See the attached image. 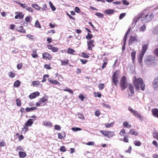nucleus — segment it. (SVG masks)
I'll list each match as a JSON object with an SVG mask.
<instances>
[{
	"label": "nucleus",
	"instance_id": "f257e3e1",
	"mask_svg": "<svg viewBox=\"0 0 158 158\" xmlns=\"http://www.w3.org/2000/svg\"><path fill=\"white\" fill-rule=\"evenodd\" d=\"M133 84L137 90H139L140 88L142 90H144L145 85L141 78H137L136 77H134L133 80Z\"/></svg>",
	"mask_w": 158,
	"mask_h": 158
},
{
	"label": "nucleus",
	"instance_id": "f03ea898",
	"mask_svg": "<svg viewBox=\"0 0 158 158\" xmlns=\"http://www.w3.org/2000/svg\"><path fill=\"white\" fill-rule=\"evenodd\" d=\"M153 18V14L152 13H148L143 14L141 18V21L143 23H147L151 20Z\"/></svg>",
	"mask_w": 158,
	"mask_h": 158
},
{
	"label": "nucleus",
	"instance_id": "7ed1b4c3",
	"mask_svg": "<svg viewBox=\"0 0 158 158\" xmlns=\"http://www.w3.org/2000/svg\"><path fill=\"white\" fill-rule=\"evenodd\" d=\"M148 47V46L147 44H144L142 46L141 51L139 56V62L142 61L143 57Z\"/></svg>",
	"mask_w": 158,
	"mask_h": 158
},
{
	"label": "nucleus",
	"instance_id": "20e7f679",
	"mask_svg": "<svg viewBox=\"0 0 158 158\" xmlns=\"http://www.w3.org/2000/svg\"><path fill=\"white\" fill-rule=\"evenodd\" d=\"M129 83L127 82L126 78L125 77L123 76L120 81V86L122 90L125 89L128 86Z\"/></svg>",
	"mask_w": 158,
	"mask_h": 158
},
{
	"label": "nucleus",
	"instance_id": "39448f33",
	"mask_svg": "<svg viewBox=\"0 0 158 158\" xmlns=\"http://www.w3.org/2000/svg\"><path fill=\"white\" fill-rule=\"evenodd\" d=\"M128 110L130 111L133 115L135 116L137 118H141V116L139 114L138 112L137 111L135 110L132 109L131 107H128Z\"/></svg>",
	"mask_w": 158,
	"mask_h": 158
},
{
	"label": "nucleus",
	"instance_id": "423d86ee",
	"mask_svg": "<svg viewBox=\"0 0 158 158\" xmlns=\"http://www.w3.org/2000/svg\"><path fill=\"white\" fill-rule=\"evenodd\" d=\"M154 58L151 56H148L146 60V63L148 64H152L154 62Z\"/></svg>",
	"mask_w": 158,
	"mask_h": 158
},
{
	"label": "nucleus",
	"instance_id": "0eeeda50",
	"mask_svg": "<svg viewBox=\"0 0 158 158\" xmlns=\"http://www.w3.org/2000/svg\"><path fill=\"white\" fill-rule=\"evenodd\" d=\"M118 77H117L116 74V73L114 72L112 76V80L115 86L117 85V82H118Z\"/></svg>",
	"mask_w": 158,
	"mask_h": 158
},
{
	"label": "nucleus",
	"instance_id": "6e6552de",
	"mask_svg": "<svg viewBox=\"0 0 158 158\" xmlns=\"http://www.w3.org/2000/svg\"><path fill=\"white\" fill-rule=\"evenodd\" d=\"M153 87L156 90H158V77L155 79L153 82Z\"/></svg>",
	"mask_w": 158,
	"mask_h": 158
},
{
	"label": "nucleus",
	"instance_id": "1a4fd4ad",
	"mask_svg": "<svg viewBox=\"0 0 158 158\" xmlns=\"http://www.w3.org/2000/svg\"><path fill=\"white\" fill-rule=\"evenodd\" d=\"M138 41V40L135 36H131L129 40V44L136 42Z\"/></svg>",
	"mask_w": 158,
	"mask_h": 158
},
{
	"label": "nucleus",
	"instance_id": "9d476101",
	"mask_svg": "<svg viewBox=\"0 0 158 158\" xmlns=\"http://www.w3.org/2000/svg\"><path fill=\"white\" fill-rule=\"evenodd\" d=\"M40 93L38 92H35L29 95V98L30 99H32L36 98V97L39 96Z\"/></svg>",
	"mask_w": 158,
	"mask_h": 158
},
{
	"label": "nucleus",
	"instance_id": "9b49d317",
	"mask_svg": "<svg viewBox=\"0 0 158 158\" xmlns=\"http://www.w3.org/2000/svg\"><path fill=\"white\" fill-rule=\"evenodd\" d=\"M43 58L44 59L46 58L49 60L52 59V56L47 52H45L43 54Z\"/></svg>",
	"mask_w": 158,
	"mask_h": 158
},
{
	"label": "nucleus",
	"instance_id": "f8f14e48",
	"mask_svg": "<svg viewBox=\"0 0 158 158\" xmlns=\"http://www.w3.org/2000/svg\"><path fill=\"white\" fill-rule=\"evenodd\" d=\"M93 40H90L87 42V45L88 46V49L91 50L92 47H94V45L93 44Z\"/></svg>",
	"mask_w": 158,
	"mask_h": 158
},
{
	"label": "nucleus",
	"instance_id": "ddd939ff",
	"mask_svg": "<svg viewBox=\"0 0 158 158\" xmlns=\"http://www.w3.org/2000/svg\"><path fill=\"white\" fill-rule=\"evenodd\" d=\"M43 124L49 128H51L52 126V123L50 121L43 122Z\"/></svg>",
	"mask_w": 158,
	"mask_h": 158
},
{
	"label": "nucleus",
	"instance_id": "4468645a",
	"mask_svg": "<svg viewBox=\"0 0 158 158\" xmlns=\"http://www.w3.org/2000/svg\"><path fill=\"white\" fill-rule=\"evenodd\" d=\"M141 15H139L138 16L135 17L133 20V22L132 23V25H134L135 26L136 23L139 20V19L140 18Z\"/></svg>",
	"mask_w": 158,
	"mask_h": 158
},
{
	"label": "nucleus",
	"instance_id": "2eb2a0df",
	"mask_svg": "<svg viewBox=\"0 0 158 158\" xmlns=\"http://www.w3.org/2000/svg\"><path fill=\"white\" fill-rule=\"evenodd\" d=\"M128 88L130 91L131 94V95L134 94V92L133 86L130 83L128 84Z\"/></svg>",
	"mask_w": 158,
	"mask_h": 158
},
{
	"label": "nucleus",
	"instance_id": "dca6fc26",
	"mask_svg": "<svg viewBox=\"0 0 158 158\" xmlns=\"http://www.w3.org/2000/svg\"><path fill=\"white\" fill-rule=\"evenodd\" d=\"M48 97L47 96H44L40 100V102L42 103H44L48 101Z\"/></svg>",
	"mask_w": 158,
	"mask_h": 158
},
{
	"label": "nucleus",
	"instance_id": "f3484780",
	"mask_svg": "<svg viewBox=\"0 0 158 158\" xmlns=\"http://www.w3.org/2000/svg\"><path fill=\"white\" fill-rule=\"evenodd\" d=\"M33 119H29L25 124V125L27 126H31L33 123Z\"/></svg>",
	"mask_w": 158,
	"mask_h": 158
},
{
	"label": "nucleus",
	"instance_id": "a211bd4d",
	"mask_svg": "<svg viewBox=\"0 0 158 158\" xmlns=\"http://www.w3.org/2000/svg\"><path fill=\"white\" fill-rule=\"evenodd\" d=\"M152 112L153 115L156 117H158V109L155 108L152 110Z\"/></svg>",
	"mask_w": 158,
	"mask_h": 158
},
{
	"label": "nucleus",
	"instance_id": "6ab92c4d",
	"mask_svg": "<svg viewBox=\"0 0 158 158\" xmlns=\"http://www.w3.org/2000/svg\"><path fill=\"white\" fill-rule=\"evenodd\" d=\"M48 47L49 49H51L52 52H57L58 51V49L57 48L52 47L51 45H48Z\"/></svg>",
	"mask_w": 158,
	"mask_h": 158
},
{
	"label": "nucleus",
	"instance_id": "aec40b11",
	"mask_svg": "<svg viewBox=\"0 0 158 158\" xmlns=\"http://www.w3.org/2000/svg\"><path fill=\"white\" fill-rule=\"evenodd\" d=\"M114 11V10L109 9L104 10V12L105 14L109 15L112 14Z\"/></svg>",
	"mask_w": 158,
	"mask_h": 158
},
{
	"label": "nucleus",
	"instance_id": "412c9836",
	"mask_svg": "<svg viewBox=\"0 0 158 158\" xmlns=\"http://www.w3.org/2000/svg\"><path fill=\"white\" fill-rule=\"evenodd\" d=\"M17 30L21 32L25 33L26 32L25 30L23 29L22 26H20L17 28Z\"/></svg>",
	"mask_w": 158,
	"mask_h": 158
},
{
	"label": "nucleus",
	"instance_id": "4be33fe9",
	"mask_svg": "<svg viewBox=\"0 0 158 158\" xmlns=\"http://www.w3.org/2000/svg\"><path fill=\"white\" fill-rule=\"evenodd\" d=\"M129 133L132 135H136L138 134V132L137 131L133 129H130L129 131Z\"/></svg>",
	"mask_w": 158,
	"mask_h": 158
},
{
	"label": "nucleus",
	"instance_id": "5701e85b",
	"mask_svg": "<svg viewBox=\"0 0 158 158\" xmlns=\"http://www.w3.org/2000/svg\"><path fill=\"white\" fill-rule=\"evenodd\" d=\"M58 138L61 139H63L65 136V135L64 132H62L61 133L58 134Z\"/></svg>",
	"mask_w": 158,
	"mask_h": 158
},
{
	"label": "nucleus",
	"instance_id": "b1692460",
	"mask_svg": "<svg viewBox=\"0 0 158 158\" xmlns=\"http://www.w3.org/2000/svg\"><path fill=\"white\" fill-rule=\"evenodd\" d=\"M123 126L126 127L130 128L131 127V125L128 124V123L127 122L125 121L123 123Z\"/></svg>",
	"mask_w": 158,
	"mask_h": 158
},
{
	"label": "nucleus",
	"instance_id": "393cba45",
	"mask_svg": "<svg viewBox=\"0 0 158 158\" xmlns=\"http://www.w3.org/2000/svg\"><path fill=\"white\" fill-rule=\"evenodd\" d=\"M37 109V108L36 107H27L26 108V110L27 112H29L32 110H35Z\"/></svg>",
	"mask_w": 158,
	"mask_h": 158
},
{
	"label": "nucleus",
	"instance_id": "a878e982",
	"mask_svg": "<svg viewBox=\"0 0 158 158\" xmlns=\"http://www.w3.org/2000/svg\"><path fill=\"white\" fill-rule=\"evenodd\" d=\"M153 137L158 140V132L155 131L153 133Z\"/></svg>",
	"mask_w": 158,
	"mask_h": 158
},
{
	"label": "nucleus",
	"instance_id": "bb28decb",
	"mask_svg": "<svg viewBox=\"0 0 158 158\" xmlns=\"http://www.w3.org/2000/svg\"><path fill=\"white\" fill-rule=\"evenodd\" d=\"M20 82L19 81H16L14 82V86L15 87H19V86L20 85Z\"/></svg>",
	"mask_w": 158,
	"mask_h": 158
},
{
	"label": "nucleus",
	"instance_id": "cd10ccee",
	"mask_svg": "<svg viewBox=\"0 0 158 158\" xmlns=\"http://www.w3.org/2000/svg\"><path fill=\"white\" fill-rule=\"evenodd\" d=\"M19 155L20 157L24 158L27 155L26 153L24 152H19Z\"/></svg>",
	"mask_w": 158,
	"mask_h": 158
},
{
	"label": "nucleus",
	"instance_id": "c85d7f7f",
	"mask_svg": "<svg viewBox=\"0 0 158 158\" xmlns=\"http://www.w3.org/2000/svg\"><path fill=\"white\" fill-rule=\"evenodd\" d=\"M114 132L113 131H108V138L111 137L114 135Z\"/></svg>",
	"mask_w": 158,
	"mask_h": 158
},
{
	"label": "nucleus",
	"instance_id": "c756f323",
	"mask_svg": "<svg viewBox=\"0 0 158 158\" xmlns=\"http://www.w3.org/2000/svg\"><path fill=\"white\" fill-rule=\"evenodd\" d=\"M146 28V24H143L139 28V31L142 32H144L145 31Z\"/></svg>",
	"mask_w": 158,
	"mask_h": 158
},
{
	"label": "nucleus",
	"instance_id": "7c9ffc66",
	"mask_svg": "<svg viewBox=\"0 0 158 158\" xmlns=\"http://www.w3.org/2000/svg\"><path fill=\"white\" fill-rule=\"evenodd\" d=\"M31 6L36 9L38 10H40V7L37 4H32L31 5Z\"/></svg>",
	"mask_w": 158,
	"mask_h": 158
},
{
	"label": "nucleus",
	"instance_id": "2f4dec72",
	"mask_svg": "<svg viewBox=\"0 0 158 158\" xmlns=\"http://www.w3.org/2000/svg\"><path fill=\"white\" fill-rule=\"evenodd\" d=\"M100 132L102 134L107 138L108 131H103L102 130H100Z\"/></svg>",
	"mask_w": 158,
	"mask_h": 158
},
{
	"label": "nucleus",
	"instance_id": "473e14b6",
	"mask_svg": "<svg viewBox=\"0 0 158 158\" xmlns=\"http://www.w3.org/2000/svg\"><path fill=\"white\" fill-rule=\"evenodd\" d=\"M31 56L35 58L38 56V55L36 54V52L35 50H34L32 51L31 54Z\"/></svg>",
	"mask_w": 158,
	"mask_h": 158
},
{
	"label": "nucleus",
	"instance_id": "72a5a7b5",
	"mask_svg": "<svg viewBox=\"0 0 158 158\" xmlns=\"http://www.w3.org/2000/svg\"><path fill=\"white\" fill-rule=\"evenodd\" d=\"M135 146H139L141 145V143L138 140H135L134 142Z\"/></svg>",
	"mask_w": 158,
	"mask_h": 158
},
{
	"label": "nucleus",
	"instance_id": "f704fd0d",
	"mask_svg": "<svg viewBox=\"0 0 158 158\" xmlns=\"http://www.w3.org/2000/svg\"><path fill=\"white\" fill-rule=\"evenodd\" d=\"M75 51L73 49L69 48L68 50V52L69 54H73L75 52Z\"/></svg>",
	"mask_w": 158,
	"mask_h": 158
},
{
	"label": "nucleus",
	"instance_id": "c9c22d12",
	"mask_svg": "<svg viewBox=\"0 0 158 158\" xmlns=\"http://www.w3.org/2000/svg\"><path fill=\"white\" fill-rule=\"evenodd\" d=\"M95 15L99 18H103V15L102 14L100 13L97 12L95 14Z\"/></svg>",
	"mask_w": 158,
	"mask_h": 158
},
{
	"label": "nucleus",
	"instance_id": "e433bc0d",
	"mask_svg": "<svg viewBox=\"0 0 158 158\" xmlns=\"http://www.w3.org/2000/svg\"><path fill=\"white\" fill-rule=\"evenodd\" d=\"M131 56L132 60H133V61H134L135 60V52H132L131 54Z\"/></svg>",
	"mask_w": 158,
	"mask_h": 158
},
{
	"label": "nucleus",
	"instance_id": "4c0bfd02",
	"mask_svg": "<svg viewBox=\"0 0 158 158\" xmlns=\"http://www.w3.org/2000/svg\"><path fill=\"white\" fill-rule=\"evenodd\" d=\"M114 124V122L110 123L108 124H105V126L106 128H109L112 127Z\"/></svg>",
	"mask_w": 158,
	"mask_h": 158
},
{
	"label": "nucleus",
	"instance_id": "58836bf2",
	"mask_svg": "<svg viewBox=\"0 0 158 158\" xmlns=\"http://www.w3.org/2000/svg\"><path fill=\"white\" fill-rule=\"evenodd\" d=\"M77 115L78 118H79L83 120L84 119V117L82 114L79 113Z\"/></svg>",
	"mask_w": 158,
	"mask_h": 158
},
{
	"label": "nucleus",
	"instance_id": "ea45409f",
	"mask_svg": "<svg viewBox=\"0 0 158 158\" xmlns=\"http://www.w3.org/2000/svg\"><path fill=\"white\" fill-rule=\"evenodd\" d=\"M16 2L18 4H19L20 5V6L21 7L26 9H27V6L25 4H23L20 2Z\"/></svg>",
	"mask_w": 158,
	"mask_h": 158
},
{
	"label": "nucleus",
	"instance_id": "a19ab883",
	"mask_svg": "<svg viewBox=\"0 0 158 158\" xmlns=\"http://www.w3.org/2000/svg\"><path fill=\"white\" fill-rule=\"evenodd\" d=\"M35 26L39 28H41V26L40 25V23L38 20H37L35 23Z\"/></svg>",
	"mask_w": 158,
	"mask_h": 158
},
{
	"label": "nucleus",
	"instance_id": "79ce46f5",
	"mask_svg": "<svg viewBox=\"0 0 158 158\" xmlns=\"http://www.w3.org/2000/svg\"><path fill=\"white\" fill-rule=\"evenodd\" d=\"M49 77V76L48 75L45 74L44 75L43 77V80L41 82H45L46 81V78H48Z\"/></svg>",
	"mask_w": 158,
	"mask_h": 158
},
{
	"label": "nucleus",
	"instance_id": "37998d69",
	"mask_svg": "<svg viewBox=\"0 0 158 158\" xmlns=\"http://www.w3.org/2000/svg\"><path fill=\"white\" fill-rule=\"evenodd\" d=\"M71 129L73 131H81L82 130L81 128L78 127H73Z\"/></svg>",
	"mask_w": 158,
	"mask_h": 158
},
{
	"label": "nucleus",
	"instance_id": "c03bdc74",
	"mask_svg": "<svg viewBox=\"0 0 158 158\" xmlns=\"http://www.w3.org/2000/svg\"><path fill=\"white\" fill-rule=\"evenodd\" d=\"M8 75L10 78H13L15 76V74L12 72L8 73Z\"/></svg>",
	"mask_w": 158,
	"mask_h": 158
},
{
	"label": "nucleus",
	"instance_id": "a18cd8bd",
	"mask_svg": "<svg viewBox=\"0 0 158 158\" xmlns=\"http://www.w3.org/2000/svg\"><path fill=\"white\" fill-rule=\"evenodd\" d=\"M32 84L34 86H37L40 85V82L38 81H33L32 82Z\"/></svg>",
	"mask_w": 158,
	"mask_h": 158
},
{
	"label": "nucleus",
	"instance_id": "49530a36",
	"mask_svg": "<svg viewBox=\"0 0 158 158\" xmlns=\"http://www.w3.org/2000/svg\"><path fill=\"white\" fill-rule=\"evenodd\" d=\"M31 17L30 16H28L25 18V21L28 22H31Z\"/></svg>",
	"mask_w": 158,
	"mask_h": 158
},
{
	"label": "nucleus",
	"instance_id": "de8ad7c7",
	"mask_svg": "<svg viewBox=\"0 0 158 158\" xmlns=\"http://www.w3.org/2000/svg\"><path fill=\"white\" fill-rule=\"evenodd\" d=\"M63 90L65 91H67L69 92L71 94H73V91L69 88H67L66 89H63Z\"/></svg>",
	"mask_w": 158,
	"mask_h": 158
},
{
	"label": "nucleus",
	"instance_id": "09e8293b",
	"mask_svg": "<svg viewBox=\"0 0 158 158\" xmlns=\"http://www.w3.org/2000/svg\"><path fill=\"white\" fill-rule=\"evenodd\" d=\"M60 152H65L66 150L65 147L64 146H61L60 148Z\"/></svg>",
	"mask_w": 158,
	"mask_h": 158
},
{
	"label": "nucleus",
	"instance_id": "8fccbe9b",
	"mask_svg": "<svg viewBox=\"0 0 158 158\" xmlns=\"http://www.w3.org/2000/svg\"><path fill=\"white\" fill-rule=\"evenodd\" d=\"M104 85L103 84H100L99 85L98 87L100 90L104 88Z\"/></svg>",
	"mask_w": 158,
	"mask_h": 158
},
{
	"label": "nucleus",
	"instance_id": "3c124183",
	"mask_svg": "<svg viewBox=\"0 0 158 158\" xmlns=\"http://www.w3.org/2000/svg\"><path fill=\"white\" fill-rule=\"evenodd\" d=\"M92 37V35L91 34L88 33V35L86 36V38L87 40H90Z\"/></svg>",
	"mask_w": 158,
	"mask_h": 158
},
{
	"label": "nucleus",
	"instance_id": "603ef678",
	"mask_svg": "<svg viewBox=\"0 0 158 158\" xmlns=\"http://www.w3.org/2000/svg\"><path fill=\"white\" fill-rule=\"evenodd\" d=\"M68 61H69V60H67L65 61H63L62 60H61V64L63 65H65L67 64L68 63Z\"/></svg>",
	"mask_w": 158,
	"mask_h": 158
},
{
	"label": "nucleus",
	"instance_id": "864d4df0",
	"mask_svg": "<svg viewBox=\"0 0 158 158\" xmlns=\"http://www.w3.org/2000/svg\"><path fill=\"white\" fill-rule=\"evenodd\" d=\"M27 126H26L25 125L22 128L23 131L24 132H26L28 129Z\"/></svg>",
	"mask_w": 158,
	"mask_h": 158
},
{
	"label": "nucleus",
	"instance_id": "5fc2aeb1",
	"mask_svg": "<svg viewBox=\"0 0 158 158\" xmlns=\"http://www.w3.org/2000/svg\"><path fill=\"white\" fill-rule=\"evenodd\" d=\"M53 84H56V85H60V84L59 82L57 81L56 80H54L53 81L52 83Z\"/></svg>",
	"mask_w": 158,
	"mask_h": 158
},
{
	"label": "nucleus",
	"instance_id": "6e6d98bb",
	"mask_svg": "<svg viewBox=\"0 0 158 158\" xmlns=\"http://www.w3.org/2000/svg\"><path fill=\"white\" fill-rule=\"evenodd\" d=\"M125 133V131L124 129L121 130L119 133V134L121 136H123Z\"/></svg>",
	"mask_w": 158,
	"mask_h": 158
},
{
	"label": "nucleus",
	"instance_id": "4d7b16f0",
	"mask_svg": "<svg viewBox=\"0 0 158 158\" xmlns=\"http://www.w3.org/2000/svg\"><path fill=\"white\" fill-rule=\"evenodd\" d=\"M129 32H128V31H127L125 35V36L123 38V41H126L127 35L129 33Z\"/></svg>",
	"mask_w": 158,
	"mask_h": 158
},
{
	"label": "nucleus",
	"instance_id": "13d9d810",
	"mask_svg": "<svg viewBox=\"0 0 158 158\" xmlns=\"http://www.w3.org/2000/svg\"><path fill=\"white\" fill-rule=\"evenodd\" d=\"M129 32H128V31H127L125 35V36L123 38V41H126L127 35L129 33Z\"/></svg>",
	"mask_w": 158,
	"mask_h": 158
},
{
	"label": "nucleus",
	"instance_id": "bf43d9fd",
	"mask_svg": "<svg viewBox=\"0 0 158 158\" xmlns=\"http://www.w3.org/2000/svg\"><path fill=\"white\" fill-rule=\"evenodd\" d=\"M19 19H22L24 17V15L22 13H19L18 14Z\"/></svg>",
	"mask_w": 158,
	"mask_h": 158
},
{
	"label": "nucleus",
	"instance_id": "052dcab7",
	"mask_svg": "<svg viewBox=\"0 0 158 158\" xmlns=\"http://www.w3.org/2000/svg\"><path fill=\"white\" fill-rule=\"evenodd\" d=\"M16 104L18 106H21V101L19 99H17L16 100Z\"/></svg>",
	"mask_w": 158,
	"mask_h": 158
},
{
	"label": "nucleus",
	"instance_id": "680f3d73",
	"mask_svg": "<svg viewBox=\"0 0 158 158\" xmlns=\"http://www.w3.org/2000/svg\"><path fill=\"white\" fill-rule=\"evenodd\" d=\"M125 13H121L119 16V19H122L124 17H125Z\"/></svg>",
	"mask_w": 158,
	"mask_h": 158
},
{
	"label": "nucleus",
	"instance_id": "e2e57ef3",
	"mask_svg": "<svg viewBox=\"0 0 158 158\" xmlns=\"http://www.w3.org/2000/svg\"><path fill=\"white\" fill-rule=\"evenodd\" d=\"M82 55L83 57L85 58H88L89 56L87 55L85 53L83 52L82 53Z\"/></svg>",
	"mask_w": 158,
	"mask_h": 158
},
{
	"label": "nucleus",
	"instance_id": "0e129e2a",
	"mask_svg": "<svg viewBox=\"0 0 158 158\" xmlns=\"http://www.w3.org/2000/svg\"><path fill=\"white\" fill-rule=\"evenodd\" d=\"M55 130L60 131V127L59 125H56L55 126Z\"/></svg>",
	"mask_w": 158,
	"mask_h": 158
},
{
	"label": "nucleus",
	"instance_id": "69168bd1",
	"mask_svg": "<svg viewBox=\"0 0 158 158\" xmlns=\"http://www.w3.org/2000/svg\"><path fill=\"white\" fill-rule=\"evenodd\" d=\"M131 150V146H130L129 147L128 149L127 150L125 151V152L130 153Z\"/></svg>",
	"mask_w": 158,
	"mask_h": 158
},
{
	"label": "nucleus",
	"instance_id": "338daca9",
	"mask_svg": "<svg viewBox=\"0 0 158 158\" xmlns=\"http://www.w3.org/2000/svg\"><path fill=\"white\" fill-rule=\"evenodd\" d=\"M74 10L76 12L79 13L80 12V10L78 7H76Z\"/></svg>",
	"mask_w": 158,
	"mask_h": 158
},
{
	"label": "nucleus",
	"instance_id": "774afa93",
	"mask_svg": "<svg viewBox=\"0 0 158 158\" xmlns=\"http://www.w3.org/2000/svg\"><path fill=\"white\" fill-rule=\"evenodd\" d=\"M154 31L155 33L158 32V25L155 27Z\"/></svg>",
	"mask_w": 158,
	"mask_h": 158
}]
</instances>
